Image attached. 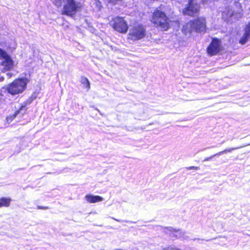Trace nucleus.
Instances as JSON below:
<instances>
[{
	"instance_id": "nucleus-7",
	"label": "nucleus",
	"mask_w": 250,
	"mask_h": 250,
	"mask_svg": "<svg viewBox=\"0 0 250 250\" xmlns=\"http://www.w3.org/2000/svg\"><path fill=\"white\" fill-rule=\"evenodd\" d=\"M145 35V29L143 26L137 25L130 29L128 39L133 41L140 40Z\"/></svg>"
},
{
	"instance_id": "nucleus-1",
	"label": "nucleus",
	"mask_w": 250,
	"mask_h": 250,
	"mask_svg": "<svg viewBox=\"0 0 250 250\" xmlns=\"http://www.w3.org/2000/svg\"><path fill=\"white\" fill-rule=\"evenodd\" d=\"M243 15V9L241 3L235 1L232 5L225 8L222 13V17L225 20L232 21L238 20Z\"/></svg>"
},
{
	"instance_id": "nucleus-10",
	"label": "nucleus",
	"mask_w": 250,
	"mask_h": 250,
	"mask_svg": "<svg viewBox=\"0 0 250 250\" xmlns=\"http://www.w3.org/2000/svg\"><path fill=\"white\" fill-rule=\"evenodd\" d=\"M0 58L2 60L1 65L6 70H10L13 67V62L10 56L2 49L0 48Z\"/></svg>"
},
{
	"instance_id": "nucleus-6",
	"label": "nucleus",
	"mask_w": 250,
	"mask_h": 250,
	"mask_svg": "<svg viewBox=\"0 0 250 250\" xmlns=\"http://www.w3.org/2000/svg\"><path fill=\"white\" fill-rule=\"evenodd\" d=\"M165 232L171 238H174L182 240H188L189 239L188 236L187 235V232L181 229H175L169 227L166 229Z\"/></svg>"
},
{
	"instance_id": "nucleus-8",
	"label": "nucleus",
	"mask_w": 250,
	"mask_h": 250,
	"mask_svg": "<svg viewBox=\"0 0 250 250\" xmlns=\"http://www.w3.org/2000/svg\"><path fill=\"white\" fill-rule=\"evenodd\" d=\"M111 24L113 28L121 33L126 32L128 26L123 18L117 17L111 21Z\"/></svg>"
},
{
	"instance_id": "nucleus-24",
	"label": "nucleus",
	"mask_w": 250,
	"mask_h": 250,
	"mask_svg": "<svg viewBox=\"0 0 250 250\" xmlns=\"http://www.w3.org/2000/svg\"><path fill=\"white\" fill-rule=\"evenodd\" d=\"M125 222H128V221H125Z\"/></svg>"
},
{
	"instance_id": "nucleus-9",
	"label": "nucleus",
	"mask_w": 250,
	"mask_h": 250,
	"mask_svg": "<svg viewBox=\"0 0 250 250\" xmlns=\"http://www.w3.org/2000/svg\"><path fill=\"white\" fill-rule=\"evenodd\" d=\"M200 9V5L197 2V0H189L188 6L183 10L185 15L190 16L196 14Z\"/></svg>"
},
{
	"instance_id": "nucleus-21",
	"label": "nucleus",
	"mask_w": 250,
	"mask_h": 250,
	"mask_svg": "<svg viewBox=\"0 0 250 250\" xmlns=\"http://www.w3.org/2000/svg\"><path fill=\"white\" fill-rule=\"evenodd\" d=\"M112 219H113L114 220H116V221H118V222H121V221H120V220H118V219H115V218H112Z\"/></svg>"
},
{
	"instance_id": "nucleus-22",
	"label": "nucleus",
	"mask_w": 250,
	"mask_h": 250,
	"mask_svg": "<svg viewBox=\"0 0 250 250\" xmlns=\"http://www.w3.org/2000/svg\"><path fill=\"white\" fill-rule=\"evenodd\" d=\"M3 80V77L0 78V81H2Z\"/></svg>"
},
{
	"instance_id": "nucleus-16",
	"label": "nucleus",
	"mask_w": 250,
	"mask_h": 250,
	"mask_svg": "<svg viewBox=\"0 0 250 250\" xmlns=\"http://www.w3.org/2000/svg\"><path fill=\"white\" fill-rule=\"evenodd\" d=\"M80 82L83 84V88H86L87 90L90 89V82L87 78L84 76H82L80 79Z\"/></svg>"
},
{
	"instance_id": "nucleus-11",
	"label": "nucleus",
	"mask_w": 250,
	"mask_h": 250,
	"mask_svg": "<svg viewBox=\"0 0 250 250\" xmlns=\"http://www.w3.org/2000/svg\"><path fill=\"white\" fill-rule=\"evenodd\" d=\"M221 41L217 39H213L207 48L208 53L211 56L217 54L221 49Z\"/></svg>"
},
{
	"instance_id": "nucleus-12",
	"label": "nucleus",
	"mask_w": 250,
	"mask_h": 250,
	"mask_svg": "<svg viewBox=\"0 0 250 250\" xmlns=\"http://www.w3.org/2000/svg\"><path fill=\"white\" fill-rule=\"evenodd\" d=\"M26 110V105H22L20 108L17 110L12 116H9L6 118L7 122L9 123L13 121V120L18 115H20V116L23 115Z\"/></svg>"
},
{
	"instance_id": "nucleus-5",
	"label": "nucleus",
	"mask_w": 250,
	"mask_h": 250,
	"mask_svg": "<svg viewBox=\"0 0 250 250\" xmlns=\"http://www.w3.org/2000/svg\"><path fill=\"white\" fill-rule=\"evenodd\" d=\"M152 21L161 30H167L169 27V20L164 12L159 10L154 13Z\"/></svg>"
},
{
	"instance_id": "nucleus-20",
	"label": "nucleus",
	"mask_w": 250,
	"mask_h": 250,
	"mask_svg": "<svg viewBox=\"0 0 250 250\" xmlns=\"http://www.w3.org/2000/svg\"><path fill=\"white\" fill-rule=\"evenodd\" d=\"M7 76H8V78H10L12 77V73H10V72H8L6 74Z\"/></svg>"
},
{
	"instance_id": "nucleus-17",
	"label": "nucleus",
	"mask_w": 250,
	"mask_h": 250,
	"mask_svg": "<svg viewBox=\"0 0 250 250\" xmlns=\"http://www.w3.org/2000/svg\"><path fill=\"white\" fill-rule=\"evenodd\" d=\"M11 199L6 198H1L0 199V207H8L10 205Z\"/></svg>"
},
{
	"instance_id": "nucleus-4",
	"label": "nucleus",
	"mask_w": 250,
	"mask_h": 250,
	"mask_svg": "<svg viewBox=\"0 0 250 250\" xmlns=\"http://www.w3.org/2000/svg\"><path fill=\"white\" fill-rule=\"evenodd\" d=\"M28 80L27 78H21L15 80L8 85L7 90L12 95L22 93L26 88Z\"/></svg>"
},
{
	"instance_id": "nucleus-3",
	"label": "nucleus",
	"mask_w": 250,
	"mask_h": 250,
	"mask_svg": "<svg viewBox=\"0 0 250 250\" xmlns=\"http://www.w3.org/2000/svg\"><path fill=\"white\" fill-rule=\"evenodd\" d=\"M53 3L57 7L62 6L64 3L62 15H66L72 17L77 11L78 6L75 0H51Z\"/></svg>"
},
{
	"instance_id": "nucleus-15",
	"label": "nucleus",
	"mask_w": 250,
	"mask_h": 250,
	"mask_svg": "<svg viewBox=\"0 0 250 250\" xmlns=\"http://www.w3.org/2000/svg\"><path fill=\"white\" fill-rule=\"evenodd\" d=\"M241 147H236V148H228V149H226L222 151H220L219 152H218L217 153L213 155H212L210 157H207L204 160V162H205V161H209L213 157L215 156H220L223 154H224V153H226L227 152H231L232 151L235 150V149H238V148H241Z\"/></svg>"
},
{
	"instance_id": "nucleus-19",
	"label": "nucleus",
	"mask_w": 250,
	"mask_h": 250,
	"mask_svg": "<svg viewBox=\"0 0 250 250\" xmlns=\"http://www.w3.org/2000/svg\"><path fill=\"white\" fill-rule=\"evenodd\" d=\"M37 208L38 209H48V207H42V206H38L37 207Z\"/></svg>"
},
{
	"instance_id": "nucleus-18",
	"label": "nucleus",
	"mask_w": 250,
	"mask_h": 250,
	"mask_svg": "<svg viewBox=\"0 0 250 250\" xmlns=\"http://www.w3.org/2000/svg\"><path fill=\"white\" fill-rule=\"evenodd\" d=\"M187 169H189V170H190V169L198 170L199 169V167H197L192 166V167H187Z\"/></svg>"
},
{
	"instance_id": "nucleus-23",
	"label": "nucleus",
	"mask_w": 250,
	"mask_h": 250,
	"mask_svg": "<svg viewBox=\"0 0 250 250\" xmlns=\"http://www.w3.org/2000/svg\"><path fill=\"white\" fill-rule=\"evenodd\" d=\"M212 147V146H211V147L209 146V147H208V148H210V147ZM207 148H208V147H207ZM205 149H206V148Z\"/></svg>"
},
{
	"instance_id": "nucleus-14",
	"label": "nucleus",
	"mask_w": 250,
	"mask_h": 250,
	"mask_svg": "<svg viewBox=\"0 0 250 250\" xmlns=\"http://www.w3.org/2000/svg\"><path fill=\"white\" fill-rule=\"evenodd\" d=\"M85 199L89 203H95L102 201L104 200L103 198L101 196L93 195L92 194H87L85 195Z\"/></svg>"
},
{
	"instance_id": "nucleus-2",
	"label": "nucleus",
	"mask_w": 250,
	"mask_h": 250,
	"mask_svg": "<svg viewBox=\"0 0 250 250\" xmlns=\"http://www.w3.org/2000/svg\"><path fill=\"white\" fill-rule=\"evenodd\" d=\"M206 28V20L204 18H199L197 19L191 21L185 24L182 28L183 32L187 35L193 31L196 32H205Z\"/></svg>"
},
{
	"instance_id": "nucleus-13",
	"label": "nucleus",
	"mask_w": 250,
	"mask_h": 250,
	"mask_svg": "<svg viewBox=\"0 0 250 250\" xmlns=\"http://www.w3.org/2000/svg\"><path fill=\"white\" fill-rule=\"evenodd\" d=\"M250 38V22L246 26L245 29V33L240 39L239 42L242 44H244Z\"/></svg>"
}]
</instances>
